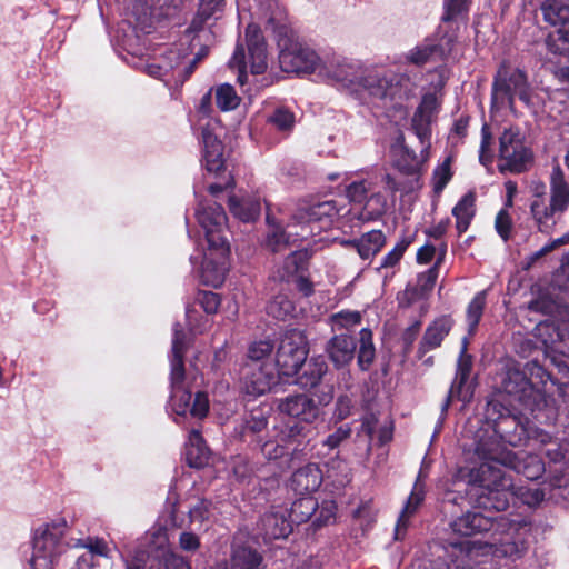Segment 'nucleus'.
I'll list each match as a JSON object with an SVG mask.
<instances>
[{
	"instance_id": "obj_1",
	"label": "nucleus",
	"mask_w": 569,
	"mask_h": 569,
	"mask_svg": "<svg viewBox=\"0 0 569 569\" xmlns=\"http://www.w3.org/2000/svg\"><path fill=\"white\" fill-rule=\"evenodd\" d=\"M197 219L204 230L208 248L201 262V278L206 284L219 287L228 272L230 247L224 236L227 216L223 208L213 203L197 210Z\"/></svg>"
},
{
	"instance_id": "obj_2",
	"label": "nucleus",
	"mask_w": 569,
	"mask_h": 569,
	"mask_svg": "<svg viewBox=\"0 0 569 569\" xmlns=\"http://www.w3.org/2000/svg\"><path fill=\"white\" fill-rule=\"evenodd\" d=\"M515 496V485L496 462H483L470 473L469 499L485 510L503 511Z\"/></svg>"
},
{
	"instance_id": "obj_3",
	"label": "nucleus",
	"mask_w": 569,
	"mask_h": 569,
	"mask_svg": "<svg viewBox=\"0 0 569 569\" xmlns=\"http://www.w3.org/2000/svg\"><path fill=\"white\" fill-rule=\"evenodd\" d=\"M569 208V182L559 163L552 166L549 176V202L545 199H535L530 204L532 218L539 229L548 226L550 219L561 216Z\"/></svg>"
},
{
	"instance_id": "obj_4",
	"label": "nucleus",
	"mask_w": 569,
	"mask_h": 569,
	"mask_svg": "<svg viewBox=\"0 0 569 569\" xmlns=\"http://www.w3.org/2000/svg\"><path fill=\"white\" fill-rule=\"evenodd\" d=\"M67 522L63 519L46 523L36 529L31 569H52L58 556L64 550L62 538Z\"/></svg>"
},
{
	"instance_id": "obj_5",
	"label": "nucleus",
	"mask_w": 569,
	"mask_h": 569,
	"mask_svg": "<svg viewBox=\"0 0 569 569\" xmlns=\"http://www.w3.org/2000/svg\"><path fill=\"white\" fill-rule=\"evenodd\" d=\"M342 208H338L337 202L327 200L317 202L298 209L293 216V223L289 228L300 226V231H296V236L300 240H305L310 236L319 232L321 229L328 228L333 219L340 216Z\"/></svg>"
},
{
	"instance_id": "obj_6",
	"label": "nucleus",
	"mask_w": 569,
	"mask_h": 569,
	"mask_svg": "<svg viewBox=\"0 0 569 569\" xmlns=\"http://www.w3.org/2000/svg\"><path fill=\"white\" fill-rule=\"evenodd\" d=\"M308 341L302 330L288 329L280 338L276 355L279 373L291 377L298 373L308 356Z\"/></svg>"
},
{
	"instance_id": "obj_7",
	"label": "nucleus",
	"mask_w": 569,
	"mask_h": 569,
	"mask_svg": "<svg viewBox=\"0 0 569 569\" xmlns=\"http://www.w3.org/2000/svg\"><path fill=\"white\" fill-rule=\"evenodd\" d=\"M499 157L501 163L499 170L520 173L527 169V164L531 161L532 154L526 147L523 138L519 130L507 129L499 139Z\"/></svg>"
},
{
	"instance_id": "obj_8",
	"label": "nucleus",
	"mask_w": 569,
	"mask_h": 569,
	"mask_svg": "<svg viewBox=\"0 0 569 569\" xmlns=\"http://www.w3.org/2000/svg\"><path fill=\"white\" fill-rule=\"evenodd\" d=\"M402 82H408L405 76L388 72L369 71L362 76L358 86L362 87L371 97L379 100L401 99L406 93Z\"/></svg>"
},
{
	"instance_id": "obj_9",
	"label": "nucleus",
	"mask_w": 569,
	"mask_h": 569,
	"mask_svg": "<svg viewBox=\"0 0 569 569\" xmlns=\"http://www.w3.org/2000/svg\"><path fill=\"white\" fill-rule=\"evenodd\" d=\"M527 77L518 69L511 70L505 62L499 67L492 84L493 102L513 101L515 96L527 98Z\"/></svg>"
},
{
	"instance_id": "obj_10",
	"label": "nucleus",
	"mask_w": 569,
	"mask_h": 569,
	"mask_svg": "<svg viewBox=\"0 0 569 569\" xmlns=\"http://www.w3.org/2000/svg\"><path fill=\"white\" fill-rule=\"evenodd\" d=\"M318 62L317 53L298 42H290L279 53V63L284 72L310 73Z\"/></svg>"
},
{
	"instance_id": "obj_11",
	"label": "nucleus",
	"mask_w": 569,
	"mask_h": 569,
	"mask_svg": "<svg viewBox=\"0 0 569 569\" xmlns=\"http://www.w3.org/2000/svg\"><path fill=\"white\" fill-rule=\"evenodd\" d=\"M500 389L513 400L529 406L536 398L537 390L530 379L516 365H508L502 375Z\"/></svg>"
},
{
	"instance_id": "obj_12",
	"label": "nucleus",
	"mask_w": 569,
	"mask_h": 569,
	"mask_svg": "<svg viewBox=\"0 0 569 569\" xmlns=\"http://www.w3.org/2000/svg\"><path fill=\"white\" fill-rule=\"evenodd\" d=\"M243 388L246 393L261 396L277 385L278 378L271 365L263 362H248L243 367Z\"/></svg>"
},
{
	"instance_id": "obj_13",
	"label": "nucleus",
	"mask_w": 569,
	"mask_h": 569,
	"mask_svg": "<svg viewBox=\"0 0 569 569\" xmlns=\"http://www.w3.org/2000/svg\"><path fill=\"white\" fill-rule=\"evenodd\" d=\"M183 0H137L132 13L141 24H150L163 18L172 17L181 8Z\"/></svg>"
},
{
	"instance_id": "obj_14",
	"label": "nucleus",
	"mask_w": 569,
	"mask_h": 569,
	"mask_svg": "<svg viewBox=\"0 0 569 569\" xmlns=\"http://www.w3.org/2000/svg\"><path fill=\"white\" fill-rule=\"evenodd\" d=\"M429 149L430 146L420 144L419 153H417L406 144L403 133L399 132L392 146V150L397 157V168L406 174H418L423 163L429 158Z\"/></svg>"
},
{
	"instance_id": "obj_15",
	"label": "nucleus",
	"mask_w": 569,
	"mask_h": 569,
	"mask_svg": "<svg viewBox=\"0 0 569 569\" xmlns=\"http://www.w3.org/2000/svg\"><path fill=\"white\" fill-rule=\"evenodd\" d=\"M278 410L307 425H312L320 415L319 407L313 399L303 393L281 399L278 403Z\"/></svg>"
},
{
	"instance_id": "obj_16",
	"label": "nucleus",
	"mask_w": 569,
	"mask_h": 569,
	"mask_svg": "<svg viewBox=\"0 0 569 569\" xmlns=\"http://www.w3.org/2000/svg\"><path fill=\"white\" fill-rule=\"evenodd\" d=\"M438 110V100L433 93H428L422 97V100L417 108L411 119V127L419 139L420 144L431 146V122Z\"/></svg>"
},
{
	"instance_id": "obj_17",
	"label": "nucleus",
	"mask_w": 569,
	"mask_h": 569,
	"mask_svg": "<svg viewBox=\"0 0 569 569\" xmlns=\"http://www.w3.org/2000/svg\"><path fill=\"white\" fill-rule=\"evenodd\" d=\"M191 391L186 387H181L180 390L171 389L172 407L177 415H186L187 411L192 417L202 419L209 411V399L206 392L198 391L194 395V399L191 403Z\"/></svg>"
},
{
	"instance_id": "obj_18",
	"label": "nucleus",
	"mask_w": 569,
	"mask_h": 569,
	"mask_svg": "<svg viewBox=\"0 0 569 569\" xmlns=\"http://www.w3.org/2000/svg\"><path fill=\"white\" fill-rule=\"evenodd\" d=\"M507 519L503 516L492 518L481 512H467L457 518L451 527L461 536H471L478 532L489 531L495 526H505Z\"/></svg>"
},
{
	"instance_id": "obj_19",
	"label": "nucleus",
	"mask_w": 569,
	"mask_h": 569,
	"mask_svg": "<svg viewBox=\"0 0 569 569\" xmlns=\"http://www.w3.org/2000/svg\"><path fill=\"white\" fill-rule=\"evenodd\" d=\"M203 163L208 172L221 176L226 173L223 144L209 126L202 129Z\"/></svg>"
},
{
	"instance_id": "obj_20",
	"label": "nucleus",
	"mask_w": 569,
	"mask_h": 569,
	"mask_svg": "<svg viewBox=\"0 0 569 569\" xmlns=\"http://www.w3.org/2000/svg\"><path fill=\"white\" fill-rule=\"evenodd\" d=\"M246 43L249 52L250 69L253 74H261L266 71L267 49L264 39L257 24H249L246 29Z\"/></svg>"
},
{
	"instance_id": "obj_21",
	"label": "nucleus",
	"mask_w": 569,
	"mask_h": 569,
	"mask_svg": "<svg viewBox=\"0 0 569 569\" xmlns=\"http://www.w3.org/2000/svg\"><path fill=\"white\" fill-rule=\"evenodd\" d=\"M322 482V472L316 463L297 469L290 478V488L301 496H311Z\"/></svg>"
},
{
	"instance_id": "obj_22",
	"label": "nucleus",
	"mask_w": 569,
	"mask_h": 569,
	"mask_svg": "<svg viewBox=\"0 0 569 569\" xmlns=\"http://www.w3.org/2000/svg\"><path fill=\"white\" fill-rule=\"evenodd\" d=\"M357 345L351 336L346 333L335 335L326 346V351L335 367L347 366L355 357Z\"/></svg>"
},
{
	"instance_id": "obj_23",
	"label": "nucleus",
	"mask_w": 569,
	"mask_h": 569,
	"mask_svg": "<svg viewBox=\"0 0 569 569\" xmlns=\"http://www.w3.org/2000/svg\"><path fill=\"white\" fill-rule=\"evenodd\" d=\"M502 465L516 470L518 473L523 475L529 480L540 478L545 472V465L542 460L536 455H518L508 452L502 459Z\"/></svg>"
},
{
	"instance_id": "obj_24",
	"label": "nucleus",
	"mask_w": 569,
	"mask_h": 569,
	"mask_svg": "<svg viewBox=\"0 0 569 569\" xmlns=\"http://www.w3.org/2000/svg\"><path fill=\"white\" fill-rule=\"evenodd\" d=\"M452 327V320L450 317L443 316L436 319L431 325L428 326L422 340L419 343L418 355L419 357L425 356L428 351L440 347L442 340L448 336Z\"/></svg>"
},
{
	"instance_id": "obj_25",
	"label": "nucleus",
	"mask_w": 569,
	"mask_h": 569,
	"mask_svg": "<svg viewBox=\"0 0 569 569\" xmlns=\"http://www.w3.org/2000/svg\"><path fill=\"white\" fill-rule=\"evenodd\" d=\"M346 243L352 246L361 259L368 260L375 257L386 244V236L381 230H371L363 233L359 239Z\"/></svg>"
},
{
	"instance_id": "obj_26",
	"label": "nucleus",
	"mask_w": 569,
	"mask_h": 569,
	"mask_svg": "<svg viewBox=\"0 0 569 569\" xmlns=\"http://www.w3.org/2000/svg\"><path fill=\"white\" fill-rule=\"evenodd\" d=\"M425 499L422 485L416 482L405 507L402 508L395 528L396 540L402 539L409 523V519L416 513Z\"/></svg>"
},
{
	"instance_id": "obj_27",
	"label": "nucleus",
	"mask_w": 569,
	"mask_h": 569,
	"mask_svg": "<svg viewBox=\"0 0 569 569\" xmlns=\"http://www.w3.org/2000/svg\"><path fill=\"white\" fill-rule=\"evenodd\" d=\"M537 330L540 336L548 335L550 337V339H543L546 347L569 357V327H556L550 323H540Z\"/></svg>"
},
{
	"instance_id": "obj_28",
	"label": "nucleus",
	"mask_w": 569,
	"mask_h": 569,
	"mask_svg": "<svg viewBox=\"0 0 569 569\" xmlns=\"http://www.w3.org/2000/svg\"><path fill=\"white\" fill-rule=\"evenodd\" d=\"M467 339L465 338L462 341V348L460 351V356L457 363V372L455 381L449 390V393L445 400V403L442 406V410L446 411L448 407L450 406L451 398L459 393L462 386L468 381L471 368H472V358L470 355L467 353Z\"/></svg>"
},
{
	"instance_id": "obj_29",
	"label": "nucleus",
	"mask_w": 569,
	"mask_h": 569,
	"mask_svg": "<svg viewBox=\"0 0 569 569\" xmlns=\"http://www.w3.org/2000/svg\"><path fill=\"white\" fill-rule=\"evenodd\" d=\"M186 459L192 468H203L209 463L210 450L198 430H192L186 448Z\"/></svg>"
},
{
	"instance_id": "obj_30",
	"label": "nucleus",
	"mask_w": 569,
	"mask_h": 569,
	"mask_svg": "<svg viewBox=\"0 0 569 569\" xmlns=\"http://www.w3.org/2000/svg\"><path fill=\"white\" fill-rule=\"evenodd\" d=\"M229 209L239 220L243 222H251L259 217L261 204L259 199L253 196L242 198L233 196L229 198Z\"/></svg>"
},
{
	"instance_id": "obj_31",
	"label": "nucleus",
	"mask_w": 569,
	"mask_h": 569,
	"mask_svg": "<svg viewBox=\"0 0 569 569\" xmlns=\"http://www.w3.org/2000/svg\"><path fill=\"white\" fill-rule=\"evenodd\" d=\"M226 0H199V8L189 29L200 31L210 19H218L223 12Z\"/></svg>"
},
{
	"instance_id": "obj_32",
	"label": "nucleus",
	"mask_w": 569,
	"mask_h": 569,
	"mask_svg": "<svg viewBox=\"0 0 569 569\" xmlns=\"http://www.w3.org/2000/svg\"><path fill=\"white\" fill-rule=\"evenodd\" d=\"M327 371L328 366L323 358H312L306 363L303 371L298 376L297 383L305 389L316 388Z\"/></svg>"
},
{
	"instance_id": "obj_33",
	"label": "nucleus",
	"mask_w": 569,
	"mask_h": 569,
	"mask_svg": "<svg viewBox=\"0 0 569 569\" xmlns=\"http://www.w3.org/2000/svg\"><path fill=\"white\" fill-rule=\"evenodd\" d=\"M261 525L267 539L286 538L292 531L291 521L280 512L264 515Z\"/></svg>"
},
{
	"instance_id": "obj_34",
	"label": "nucleus",
	"mask_w": 569,
	"mask_h": 569,
	"mask_svg": "<svg viewBox=\"0 0 569 569\" xmlns=\"http://www.w3.org/2000/svg\"><path fill=\"white\" fill-rule=\"evenodd\" d=\"M483 550V555H492L493 557L501 558H518L521 556L525 547L515 541H502L500 545L485 543L483 546H477L476 542L470 547L467 546V550L470 555L478 553V550Z\"/></svg>"
},
{
	"instance_id": "obj_35",
	"label": "nucleus",
	"mask_w": 569,
	"mask_h": 569,
	"mask_svg": "<svg viewBox=\"0 0 569 569\" xmlns=\"http://www.w3.org/2000/svg\"><path fill=\"white\" fill-rule=\"evenodd\" d=\"M328 72L332 79L345 86L359 84L362 77L358 64L346 59L331 62Z\"/></svg>"
},
{
	"instance_id": "obj_36",
	"label": "nucleus",
	"mask_w": 569,
	"mask_h": 569,
	"mask_svg": "<svg viewBox=\"0 0 569 569\" xmlns=\"http://www.w3.org/2000/svg\"><path fill=\"white\" fill-rule=\"evenodd\" d=\"M541 11L545 20L552 26L566 27L569 23V4L566 0H546Z\"/></svg>"
},
{
	"instance_id": "obj_37",
	"label": "nucleus",
	"mask_w": 569,
	"mask_h": 569,
	"mask_svg": "<svg viewBox=\"0 0 569 569\" xmlns=\"http://www.w3.org/2000/svg\"><path fill=\"white\" fill-rule=\"evenodd\" d=\"M475 201L473 193L469 192L459 200L452 210L456 218V228L460 234L467 231L475 216Z\"/></svg>"
},
{
	"instance_id": "obj_38",
	"label": "nucleus",
	"mask_w": 569,
	"mask_h": 569,
	"mask_svg": "<svg viewBox=\"0 0 569 569\" xmlns=\"http://www.w3.org/2000/svg\"><path fill=\"white\" fill-rule=\"evenodd\" d=\"M318 509V502L312 496H302L295 500L289 512L291 523L300 525L310 519Z\"/></svg>"
},
{
	"instance_id": "obj_39",
	"label": "nucleus",
	"mask_w": 569,
	"mask_h": 569,
	"mask_svg": "<svg viewBox=\"0 0 569 569\" xmlns=\"http://www.w3.org/2000/svg\"><path fill=\"white\" fill-rule=\"evenodd\" d=\"M358 365L362 371H367L375 361L376 348L372 341V331L362 328L359 332Z\"/></svg>"
},
{
	"instance_id": "obj_40",
	"label": "nucleus",
	"mask_w": 569,
	"mask_h": 569,
	"mask_svg": "<svg viewBox=\"0 0 569 569\" xmlns=\"http://www.w3.org/2000/svg\"><path fill=\"white\" fill-rule=\"evenodd\" d=\"M233 569H261L262 557L247 547H239L232 553Z\"/></svg>"
},
{
	"instance_id": "obj_41",
	"label": "nucleus",
	"mask_w": 569,
	"mask_h": 569,
	"mask_svg": "<svg viewBox=\"0 0 569 569\" xmlns=\"http://www.w3.org/2000/svg\"><path fill=\"white\" fill-rule=\"evenodd\" d=\"M295 310L292 300L283 293L274 296L267 306L268 315L278 320H287L293 316Z\"/></svg>"
},
{
	"instance_id": "obj_42",
	"label": "nucleus",
	"mask_w": 569,
	"mask_h": 569,
	"mask_svg": "<svg viewBox=\"0 0 569 569\" xmlns=\"http://www.w3.org/2000/svg\"><path fill=\"white\" fill-rule=\"evenodd\" d=\"M437 278L438 267L436 264L427 271L420 273L417 278L415 287L408 288L407 292L411 295V298H422L433 289Z\"/></svg>"
},
{
	"instance_id": "obj_43",
	"label": "nucleus",
	"mask_w": 569,
	"mask_h": 569,
	"mask_svg": "<svg viewBox=\"0 0 569 569\" xmlns=\"http://www.w3.org/2000/svg\"><path fill=\"white\" fill-rule=\"evenodd\" d=\"M216 104L221 111L234 110L240 104V97L229 83H222L214 90Z\"/></svg>"
},
{
	"instance_id": "obj_44",
	"label": "nucleus",
	"mask_w": 569,
	"mask_h": 569,
	"mask_svg": "<svg viewBox=\"0 0 569 569\" xmlns=\"http://www.w3.org/2000/svg\"><path fill=\"white\" fill-rule=\"evenodd\" d=\"M332 331L351 330L359 326L362 321V316L356 310H341L329 317Z\"/></svg>"
},
{
	"instance_id": "obj_45",
	"label": "nucleus",
	"mask_w": 569,
	"mask_h": 569,
	"mask_svg": "<svg viewBox=\"0 0 569 569\" xmlns=\"http://www.w3.org/2000/svg\"><path fill=\"white\" fill-rule=\"evenodd\" d=\"M295 236L296 238L292 240L293 242L297 241L299 238L296 236V232H289L287 233L281 228H274L272 231H270L267 236L266 246L269 250H271L274 253L283 252L287 249L290 250V237Z\"/></svg>"
},
{
	"instance_id": "obj_46",
	"label": "nucleus",
	"mask_w": 569,
	"mask_h": 569,
	"mask_svg": "<svg viewBox=\"0 0 569 569\" xmlns=\"http://www.w3.org/2000/svg\"><path fill=\"white\" fill-rule=\"evenodd\" d=\"M312 431L311 425H307L298 420L283 428L280 432V437L281 440L286 442H301L302 440L308 439Z\"/></svg>"
},
{
	"instance_id": "obj_47",
	"label": "nucleus",
	"mask_w": 569,
	"mask_h": 569,
	"mask_svg": "<svg viewBox=\"0 0 569 569\" xmlns=\"http://www.w3.org/2000/svg\"><path fill=\"white\" fill-rule=\"evenodd\" d=\"M87 551L83 555H90V562L99 566V560L109 562L110 549L103 539L88 538L84 545Z\"/></svg>"
},
{
	"instance_id": "obj_48",
	"label": "nucleus",
	"mask_w": 569,
	"mask_h": 569,
	"mask_svg": "<svg viewBox=\"0 0 569 569\" xmlns=\"http://www.w3.org/2000/svg\"><path fill=\"white\" fill-rule=\"evenodd\" d=\"M486 306V296L485 292L477 293L467 309V322L469 327V333H473L483 313V309Z\"/></svg>"
},
{
	"instance_id": "obj_49",
	"label": "nucleus",
	"mask_w": 569,
	"mask_h": 569,
	"mask_svg": "<svg viewBox=\"0 0 569 569\" xmlns=\"http://www.w3.org/2000/svg\"><path fill=\"white\" fill-rule=\"evenodd\" d=\"M268 122L279 131L289 132L292 130L296 119L293 112L288 108L279 107L268 117Z\"/></svg>"
},
{
	"instance_id": "obj_50",
	"label": "nucleus",
	"mask_w": 569,
	"mask_h": 569,
	"mask_svg": "<svg viewBox=\"0 0 569 569\" xmlns=\"http://www.w3.org/2000/svg\"><path fill=\"white\" fill-rule=\"evenodd\" d=\"M169 58L162 62H151L144 66L146 72L157 79L166 77L179 62V56L174 51L169 52Z\"/></svg>"
},
{
	"instance_id": "obj_51",
	"label": "nucleus",
	"mask_w": 569,
	"mask_h": 569,
	"mask_svg": "<svg viewBox=\"0 0 569 569\" xmlns=\"http://www.w3.org/2000/svg\"><path fill=\"white\" fill-rule=\"evenodd\" d=\"M438 51V47L431 43L417 46L406 54V60L416 66H422L430 61L432 56Z\"/></svg>"
},
{
	"instance_id": "obj_52",
	"label": "nucleus",
	"mask_w": 569,
	"mask_h": 569,
	"mask_svg": "<svg viewBox=\"0 0 569 569\" xmlns=\"http://www.w3.org/2000/svg\"><path fill=\"white\" fill-rule=\"evenodd\" d=\"M411 237H402L382 259L380 268H392L399 263L406 250L411 244Z\"/></svg>"
},
{
	"instance_id": "obj_53",
	"label": "nucleus",
	"mask_w": 569,
	"mask_h": 569,
	"mask_svg": "<svg viewBox=\"0 0 569 569\" xmlns=\"http://www.w3.org/2000/svg\"><path fill=\"white\" fill-rule=\"evenodd\" d=\"M450 158H447L440 166H438L432 176L433 190L440 193L451 179Z\"/></svg>"
},
{
	"instance_id": "obj_54",
	"label": "nucleus",
	"mask_w": 569,
	"mask_h": 569,
	"mask_svg": "<svg viewBox=\"0 0 569 569\" xmlns=\"http://www.w3.org/2000/svg\"><path fill=\"white\" fill-rule=\"evenodd\" d=\"M302 254L290 249L288 256L286 257L282 266V270H279V279L281 281L288 280L290 277H293L299 268Z\"/></svg>"
},
{
	"instance_id": "obj_55",
	"label": "nucleus",
	"mask_w": 569,
	"mask_h": 569,
	"mask_svg": "<svg viewBox=\"0 0 569 569\" xmlns=\"http://www.w3.org/2000/svg\"><path fill=\"white\" fill-rule=\"evenodd\" d=\"M186 372L183 365V357H172L171 358V372H170V381L172 390H180L181 387H186Z\"/></svg>"
},
{
	"instance_id": "obj_56",
	"label": "nucleus",
	"mask_w": 569,
	"mask_h": 569,
	"mask_svg": "<svg viewBox=\"0 0 569 569\" xmlns=\"http://www.w3.org/2000/svg\"><path fill=\"white\" fill-rule=\"evenodd\" d=\"M229 66L231 68L238 69V81L240 84H244L247 80L246 74V68H247V61H246V52L242 44H238L236 47V50L229 61Z\"/></svg>"
},
{
	"instance_id": "obj_57",
	"label": "nucleus",
	"mask_w": 569,
	"mask_h": 569,
	"mask_svg": "<svg viewBox=\"0 0 569 569\" xmlns=\"http://www.w3.org/2000/svg\"><path fill=\"white\" fill-rule=\"evenodd\" d=\"M273 345L270 341L261 340L253 342L248 350L250 362H260L263 358L270 356Z\"/></svg>"
},
{
	"instance_id": "obj_58",
	"label": "nucleus",
	"mask_w": 569,
	"mask_h": 569,
	"mask_svg": "<svg viewBox=\"0 0 569 569\" xmlns=\"http://www.w3.org/2000/svg\"><path fill=\"white\" fill-rule=\"evenodd\" d=\"M515 496H519L528 506L539 505L545 499V492L539 488H515Z\"/></svg>"
},
{
	"instance_id": "obj_59",
	"label": "nucleus",
	"mask_w": 569,
	"mask_h": 569,
	"mask_svg": "<svg viewBox=\"0 0 569 569\" xmlns=\"http://www.w3.org/2000/svg\"><path fill=\"white\" fill-rule=\"evenodd\" d=\"M495 228L498 234L507 241L510 238L512 229V219L507 209H502L497 213Z\"/></svg>"
},
{
	"instance_id": "obj_60",
	"label": "nucleus",
	"mask_w": 569,
	"mask_h": 569,
	"mask_svg": "<svg viewBox=\"0 0 569 569\" xmlns=\"http://www.w3.org/2000/svg\"><path fill=\"white\" fill-rule=\"evenodd\" d=\"M469 8V0H446L443 21H451L459 14L467 12Z\"/></svg>"
},
{
	"instance_id": "obj_61",
	"label": "nucleus",
	"mask_w": 569,
	"mask_h": 569,
	"mask_svg": "<svg viewBox=\"0 0 569 569\" xmlns=\"http://www.w3.org/2000/svg\"><path fill=\"white\" fill-rule=\"evenodd\" d=\"M267 418L262 412H252L250 417L244 421L243 433H259L267 427Z\"/></svg>"
},
{
	"instance_id": "obj_62",
	"label": "nucleus",
	"mask_w": 569,
	"mask_h": 569,
	"mask_svg": "<svg viewBox=\"0 0 569 569\" xmlns=\"http://www.w3.org/2000/svg\"><path fill=\"white\" fill-rule=\"evenodd\" d=\"M368 191L369 187L367 186L366 181L352 182L347 188V197L352 202L362 203L367 199Z\"/></svg>"
},
{
	"instance_id": "obj_63",
	"label": "nucleus",
	"mask_w": 569,
	"mask_h": 569,
	"mask_svg": "<svg viewBox=\"0 0 569 569\" xmlns=\"http://www.w3.org/2000/svg\"><path fill=\"white\" fill-rule=\"evenodd\" d=\"M198 301L200 306L203 308V310L207 313H214L217 312L219 306H220V297L219 295L212 292V291H202L198 296Z\"/></svg>"
},
{
	"instance_id": "obj_64",
	"label": "nucleus",
	"mask_w": 569,
	"mask_h": 569,
	"mask_svg": "<svg viewBox=\"0 0 569 569\" xmlns=\"http://www.w3.org/2000/svg\"><path fill=\"white\" fill-rule=\"evenodd\" d=\"M268 8L272 10L270 17L268 18V23L271 26V28L276 30L278 27H282L287 16L284 8L280 7L278 2L273 0L268 1Z\"/></svg>"
}]
</instances>
